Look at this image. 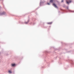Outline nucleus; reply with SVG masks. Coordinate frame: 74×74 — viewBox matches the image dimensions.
I'll return each instance as SVG.
<instances>
[{
  "label": "nucleus",
  "mask_w": 74,
  "mask_h": 74,
  "mask_svg": "<svg viewBox=\"0 0 74 74\" xmlns=\"http://www.w3.org/2000/svg\"><path fill=\"white\" fill-rule=\"evenodd\" d=\"M53 6H54V7H55V8H58V6H57L56 5L55 3L53 4Z\"/></svg>",
  "instance_id": "f257e3e1"
},
{
  "label": "nucleus",
  "mask_w": 74,
  "mask_h": 74,
  "mask_svg": "<svg viewBox=\"0 0 74 74\" xmlns=\"http://www.w3.org/2000/svg\"><path fill=\"white\" fill-rule=\"evenodd\" d=\"M71 1H66V3H67V4H69L70 3H71Z\"/></svg>",
  "instance_id": "f03ea898"
},
{
  "label": "nucleus",
  "mask_w": 74,
  "mask_h": 74,
  "mask_svg": "<svg viewBox=\"0 0 74 74\" xmlns=\"http://www.w3.org/2000/svg\"><path fill=\"white\" fill-rule=\"evenodd\" d=\"M29 20H28V21L27 22H25V24H27V23H29Z\"/></svg>",
  "instance_id": "7ed1b4c3"
},
{
  "label": "nucleus",
  "mask_w": 74,
  "mask_h": 74,
  "mask_svg": "<svg viewBox=\"0 0 74 74\" xmlns=\"http://www.w3.org/2000/svg\"><path fill=\"white\" fill-rule=\"evenodd\" d=\"M8 72L10 74H11V73H12V71H9Z\"/></svg>",
  "instance_id": "20e7f679"
},
{
  "label": "nucleus",
  "mask_w": 74,
  "mask_h": 74,
  "mask_svg": "<svg viewBox=\"0 0 74 74\" xmlns=\"http://www.w3.org/2000/svg\"><path fill=\"white\" fill-rule=\"evenodd\" d=\"M52 22H50L47 23V24H52Z\"/></svg>",
  "instance_id": "39448f33"
},
{
  "label": "nucleus",
  "mask_w": 74,
  "mask_h": 74,
  "mask_svg": "<svg viewBox=\"0 0 74 74\" xmlns=\"http://www.w3.org/2000/svg\"><path fill=\"white\" fill-rule=\"evenodd\" d=\"M50 3H52L53 1V0H50Z\"/></svg>",
  "instance_id": "423d86ee"
},
{
  "label": "nucleus",
  "mask_w": 74,
  "mask_h": 74,
  "mask_svg": "<svg viewBox=\"0 0 74 74\" xmlns=\"http://www.w3.org/2000/svg\"><path fill=\"white\" fill-rule=\"evenodd\" d=\"M12 66H15V64H12Z\"/></svg>",
  "instance_id": "0eeeda50"
},
{
  "label": "nucleus",
  "mask_w": 74,
  "mask_h": 74,
  "mask_svg": "<svg viewBox=\"0 0 74 74\" xmlns=\"http://www.w3.org/2000/svg\"><path fill=\"white\" fill-rule=\"evenodd\" d=\"M5 13V12H3L1 14V15H4V14Z\"/></svg>",
  "instance_id": "6e6552de"
},
{
  "label": "nucleus",
  "mask_w": 74,
  "mask_h": 74,
  "mask_svg": "<svg viewBox=\"0 0 74 74\" xmlns=\"http://www.w3.org/2000/svg\"><path fill=\"white\" fill-rule=\"evenodd\" d=\"M47 4H48V5H49L50 4L49 3H48Z\"/></svg>",
  "instance_id": "1a4fd4ad"
},
{
  "label": "nucleus",
  "mask_w": 74,
  "mask_h": 74,
  "mask_svg": "<svg viewBox=\"0 0 74 74\" xmlns=\"http://www.w3.org/2000/svg\"><path fill=\"white\" fill-rule=\"evenodd\" d=\"M62 2H63V0H62Z\"/></svg>",
  "instance_id": "9d476101"
}]
</instances>
